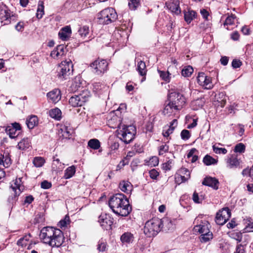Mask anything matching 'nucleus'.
Returning a JSON list of instances; mask_svg holds the SVG:
<instances>
[{
  "instance_id": "obj_10",
  "label": "nucleus",
  "mask_w": 253,
  "mask_h": 253,
  "mask_svg": "<svg viewBox=\"0 0 253 253\" xmlns=\"http://www.w3.org/2000/svg\"><path fill=\"white\" fill-rule=\"evenodd\" d=\"M0 19L2 20V22L5 21L4 25H5L10 23L11 20H15L16 16L13 14L11 15L7 7L2 5H0Z\"/></svg>"
},
{
  "instance_id": "obj_19",
  "label": "nucleus",
  "mask_w": 253,
  "mask_h": 253,
  "mask_svg": "<svg viewBox=\"0 0 253 253\" xmlns=\"http://www.w3.org/2000/svg\"><path fill=\"white\" fill-rule=\"evenodd\" d=\"M11 164V159L8 153L0 152V165L8 168Z\"/></svg>"
},
{
  "instance_id": "obj_58",
  "label": "nucleus",
  "mask_w": 253,
  "mask_h": 253,
  "mask_svg": "<svg viewBox=\"0 0 253 253\" xmlns=\"http://www.w3.org/2000/svg\"><path fill=\"white\" fill-rule=\"evenodd\" d=\"M246 245L239 244L237 246L236 253H246Z\"/></svg>"
},
{
  "instance_id": "obj_18",
  "label": "nucleus",
  "mask_w": 253,
  "mask_h": 253,
  "mask_svg": "<svg viewBox=\"0 0 253 253\" xmlns=\"http://www.w3.org/2000/svg\"><path fill=\"white\" fill-rule=\"evenodd\" d=\"M161 221V229L165 231H168L172 230L174 228V224L172 221L169 217H164L162 219H160Z\"/></svg>"
},
{
  "instance_id": "obj_2",
  "label": "nucleus",
  "mask_w": 253,
  "mask_h": 253,
  "mask_svg": "<svg viewBox=\"0 0 253 253\" xmlns=\"http://www.w3.org/2000/svg\"><path fill=\"white\" fill-rule=\"evenodd\" d=\"M109 205L114 213L122 216H127L131 210L127 199L121 193L111 197L109 201Z\"/></svg>"
},
{
  "instance_id": "obj_49",
  "label": "nucleus",
  "mask_w": 253,
  "mask_h": 253,
  "mask_svg": "<svg viewBox=\"0 0 253 253\" xmlns=\"http://www.w3.org/2000/svg\"><path fill=\"white\" fill-rule=\"evenodd\" d=\"M235 18H236V16L232 14L230 16H228L226 18V19L224 23V25L228 26V25H233L234 23Z\"/></svg>"
},
{
  "instance_id": "obj_26",
  "label": "nucleus",
  "mask_w": 253,
  "mask_h": 253,
  "mask_svg": "<svg viewBox=\"0 0 253 253\" xmlns=\"http://www.w3.org/2000/svg\"><path fill=\"white\" fill-rule=\"evenodd\" d=\"M184 19L187 23H190L191 22L196 18V12L190 9L187 11H184Z\"/></svg>"
},
{
  "instance_id": "obj_25",
  "label": "nucleus",
  "mask_w": 253,
  "mask_h": 253,
  "mask_svg": "<svg viewBox=\"0 0 253 253\" xmlns=\"http://www.w3.org/2000/svg\"><path fill=\"white\" fill-rule=\"evenodd\" d=\"M73 132V130L71 128L68 127L67 126H63L59 130V134H61V136L63 138L70 139Z\"/></svg>"
},
{
  "instance_id": "obj_50",
  "label": "nucleus",
  "mask_w": 253,
  "mask_h": 253,
  "mask_svg": "<svg viewBox=\"0 0 253 253\" xmlns=\"http://www.w3.org/2000/svg\"><path fill=\"white\" fill-rule=\"evenodd\" d=\"M208 76H206L205 73L202 72L199 74L197 77V82L199 85L202 86L205 80L207 79Z\"/></svg>"
},
{
  "instance_id": "obj_9",
  "label": "nucleus",
  "mask_w": 253,
  "mask_h": 253,
  "mask_svg": "<svg viewBox=\"0 0 253 253\" xmlns=\"http://www.w3.org/2000/svg\"><path fill=\"white\" fill-rule=\"evenodd\" d=\"M168 100L177 110H180L185 103V98L183 95L176 92H171L169 95Z\"/></svg>"
},
{
  "instance_id": "obj_24",
  "label": "nucleus",
  "mask_w": 253,
  "mask_h": 253,
  "mask_svg": "<svg viewBox=\"0 0 253 253\" xmlns=\"http://www.w3.org/2000/svg\"><path fill=\"white\" fill-rule=\"evenodd\" d=\"M39 120L35 115H32L28 117L26 121V125L29 129H33L38 125Z\"/></svg>"
},
{
  "instance_id": "obj_61",
  "label": "nucleus",
  "mask_w": 253,
  "mask_h": 253,
  "mask_svg": "<svg viewBox=\"0 0 253 253\" xmlns=\"http://www.w3.org/2000/svg\"><path fill=\"white\" fill-rule=\"evenodd\" d=\"M192 199L195 203H201L203 198L202 196L199 197L198 194L196 192H194L193 194Z\"/></svg>"
},
{
  "instance_id": "obj_53",
  "label": "nucleus",
  "mask_w": 253,
  "mask_h": 253,
  "mask_svg": "<svg viewBox=\"0 0 253 253\" xmlns=\"http://www.w3.org/2000/svg\"><path fill=\"white\" fill-rule=\"evenodd\" d=\"M159 164V159L156 156L151 158L148 162V165L151 167H155Z\"/></svg>"
},
{
  "instance_id": "obj_62",
  "label": "nucleus",
  "mask_w": 253,
  "mask_h": 253,
  "mask_svg": "<svg viewBox=\"0 0 253 253\" xmlns=\"http://www.w3.org/2000/svg\"><path fill=\"white\" fill-rule=\"evenodd\" d=\"M25 25L24 22L20 21L15 25V28L17 31L21 32L23 31Z\"/></svg>"
},
{
  "instance_id": "obj_6",
  "label": "nucleus",
  "mask_w": 253,
  "mask_h": 253,
  "mask_svg": "<svg viewBox=\"0 0 253 253\" xmlns=\"http://www.w3.org/2000/svg\"><path fill=\"white\" fill-rule=\"evenodd\" d=\"M73 64L70 60L64 61L58 66L57 69V76L61 79H66L67 77L70 75L73 72Z\"/></svg>"
},
{
  "instance_id": "obj_28",
  "label": "nucleus",
  "mask_w": 253,
  "mask_h": 253,
  "mask_svg": "<svg viewBox=\"0 0 253 253\" xmlns=\"http://www.w3.org/2000/svg\"><path fill=\"white\" fill-rule=\"evenodd\" d=\"M132 185L128 181H123L120 182L119 187L124 192L129 194L132 190Z\"/></svg>"
},
{
  "instance_id": "obj_64",
  "label": "nucleus",
  "mask_w": 253,
  "mask_h": 253,
  "mask_svg": "<svg viewBox=\"0 0 253 253\" xmlns=\"http://www.w3.org/2000/svg\"><path fill=\"white\" fill-rule=\"evenodd\" d=\"M51 187V183L46 180H44L41 183V188L47 189Z\"/></svg>"
},
{
  "instance_id": "obj_21",
  "label": "nucleus",
  "mask_w": 253,
  "mask_h": 253,
  "mask_svg": "<svg viewBox=\"0 0 253 253\" xmlns=\"http://www.w3.org/2000/svg\"><path fill=\"white\" fill-rule=\"evenodd\" d=\"M194 230L196 232L201 234V235L207 233L210 231L209 223L207 221L202 222L200 224L195 226Z\"/></svg>"
},
{
  "instance_id": "obj_37",
  "label": "nucleus",
  "mask_w": 253,
  "mask_h": 253,
  "mask_svg": "<svg viewBox=\"0 0 253 253\" xmlns=\"http://www.w3.org/2000/svg\"><path fill=\"white\" fill-rule=\"evenodd\" d=\"M88 146L93 149L97 150L100 147V143L98 139H92L88 142Z\"/></svg>"
},
{
  "instance_id": "obj_63",
  "label": "nucleus",
  "mask_w": 253,
  "mask_h": 253,
  "mask_svg": "<svg viewBox=\"0 0 253 253\" xmlns=\"http://www.w3.org/2000/svg\"><path fill=\"white\" fill-rule=\"evenodd\" d=\"M242 65V62L240 60L236 59H234L232 62V66L233 68H237L240 67Z\"/></svg>"
},
{
  "instance_id": "obj_33",
  "label": "nucleus",
  "mask_w": 253,
  "mask_h": 253,
  "mask_svg": "<svg viewBox=\"0 0 253 253\" xmlns=\"http://www.w3.org/2000/svg\"><path fill=\"white\" fill-rule=\"evenodd\" d=\"M30 146V142L28 138H24L20 141L17 147L19 149L24 150L28 148Z\"/></svg>"
},
{
  "instance_id": "obj_27",
  "label": "nucleus",
  "mask_w": 253,
  "mask_h": 253,
  "mask_svg": "<svg viewBox=\"0 0 253 253\" xmlns=\"http://www.w3.org/2000/svg\"><path fill=\"white\" fill-rule=\"evenodd\" d=\"M120 239L123 244H130L133 242L134 236L130 232H125L121 236Z\"/></svg>"
},
{
  "instance_id": "obj_42",
  "label": "nucleus",
  "mask_w": 253,
  "mask_h": 253,
  "mask_svg": "<svg viewBox=\"0 0 253 253\" xmlns=\"http://www.w3.org/2000/svg\"><path fill=\"white\" fill-rule=\"evenodd\" d=\"M34 166L37 168L42 167L45 163L44 159L41 157H35L33 161Z\"/></svg>"
},
{
  "instance_id": "obj_43",
  "label": "nucleus",
  "mask_w": 253,
  "mask_h": 253,
  "mask_svg": "<svg viewBox=\"0 0 253 253\" xmlns=\"http://www.w3.org/2000/svg\"><path fill=\"white\" fill-rule=\"evenodd\" d=\"M78 32L81 37H86L89 33V27L87 26H84L79 29Z\"/></svg>"
},
{
  "instance_id": "obj_51",
  "label": "nucleus",
  "mask_w": 253,
  "mask_h": 253,
  "mask_svg": "<svg viewBox=\"0 0 253 253\" xmlns=\"http://www.w3.org/2000/svg\"><path fill=\"white\" fill-rule=\"evenodd\" d=\"M245 145L244 144L240 143L235 146L234 151L235 152H239L240 153H243L245 150Z\"/></svg>"
},
{
  "instance_id": "obj_8",
  "label": "nucleus",
  "mask_w": 253,
  "mask_h": 253,
  "mask_svg": "<svg viewBox=\"0 0 253 253\" xmlns=\"http://www.w3.org/2000/svg\"><path fill=\"white\" fill-rule=\"evenodd\" d=\"M108 63L104 59H97L90 64L93 72L98 75H102L108 70Z\"/></svg>"
},
{
  "instance_id": "obj_44",
  "label": "nucleus",
  "mask_w": 253,
  "mask_h": 253,
  "mask_svg": "<svg viewBox=\"0 0 253 253\" xmlns=\"http://www.w3.org/2000/svg\"><path fill=\"white\" fill-rule=\"evenodd\" d=\"M105 85L100 83H95L93 84V90L96 92H99L102 89L106 88Z\"/></svg>"
},
{
  "instance_id": "obj_39",
  "label": "nucleus",
  "mask_w": 253,
  "mask_h": 253,
  "mask_svg": "<svg viewBox=\"0 0 253 253\" xmlns=\"http://www.w3.org/2000/svg\"><path fill=\"white\" fill-rule=\"evenodd\" d=\"M31 237L30 235H25L24 237L21 238L17 243L18 246L21 247H26L28 244V242Z\"/></svg>"
},
{
  "instance_id": "obj_4",
  "label": "nucleus",
  "mask_w": 253,
  "mask_h": 253,
  "mask_svg": "<svg viewBox=\"0 0 253 253\" xmlns=\"http://www.w3.org/2000/svg\"><path fill=\"white\" fill-rule=\"evenodd\" d=\"M161 230V221L158 218L147 221L144 227V233L148 237H154Z\"/></svg>"
},
{
  "instance_id": "obj_38",
  "label": "nucleus",
  "mask_w": 253,
  "mask_h": 253,
  "mask_svg": "<svg viewBox=\"0 0 253 253\" xmlns=\"http://www.w3.org/2000/svg\"><path fill=\"white\" fill-rule=\"evenodd\" d=\"M179 172L181 174H183L184 175H180L182 182H185L190 177L189 171L186 168H182L179 170Z\"/></svg>"
},
{
  "instance_id": "obj_17",
  "label": "nucleus",
  "mask_w": 253,
  "mask_h": 253,
  "mask_svg": "<svg viewBox=\"0 0 253 253\" xmlns=\"http://www.w3.org/2000/svg\"><path fill=\"white\" fill-rule=\"evenodd\" d=\"M168 8L176 14H179L181 12L179 7V0H171L166 3Z\"/></svg>"
},
{
  "instance_id": "obj_13",
  "label": "nucleus",
  "mask_w": 253,
  "mask_h": 253,
  "mask_svg": "<svg viewBox=\"0 0 253 253\" xmlns=\"http://www.w3.org/2000/svg\"><path fill=\"white\" fill-rule=\"evenodd\" d=\"M113 220V219L109 214H101L99 217L98 221L103 229L109 230L111 229Z\"/></svg>"
},
{
  "instance_id": "obj_34",
  "label": "nucleus",
  "mask_w": 253,
  "mask_h": 253,
  "mask_svg": "<svg viewBox=\"0 0 253 253\" xmlns=\"http://www.w3.org/2000/svg\"><path fill=\"white\" fill-rule=\"evenodd\" d=\"M203 163L207 166L214 165L217 163V160L209 155H206L203 159Z\"/></svg>"
},
{
  "instance_id": "obj_15",
  "label": "nucleus",
  "mask_w": 253,
  "mask_h": 253,
  "mask_svg": "<svg viewBox=\"0 0 253 253\" xmlns=\"http://www.w3.org/2000/svg\"><path fill=\"white\" fill-rule=\"evenodd\" d=\"M46 96L49 100L54 103H56L59 101L61 98L60 90L57 88L54 89L48 92Z\"/></svg>"
},
{
  "instance_id": "obj_11",
  "label": "nucleus",
  "mask_w": 253,
  "mask_h": 253,
  "mask_svg": "<svg viewBox=\"0 0 253 253\" xmlns=\"http://www.w3.org/2000/svg\"><path fill=\"white\" fill-rule=\"evenodd\" d=\"M231 216L230 211L228 208H224L216 213L215 222L218 225H223Z\"/></svg>"
},
{
  "instance_id": "obj_3",
  "label": "nucleus",
  "mask_w": 253,
  "mask_h": 253,
  "mask_svg": "<svg viewBox=\"0 0 253 253\" xmlns=\"http://www.w3.org/2000/svg\"><path fill=\"white\" fill-rule=\"evenodd\" d=\"M117 127L118 137L126 144L129 143L134 138L136 132L134 126H127L120 123Z\"/></svg>"
},
{
  "instance_id": "obj_59",
  "label": "nucleus",
  "mask_w": 253,
  "mask_h": 253,
  "mask_svg": "<svg viewBox=\"0 0 253 253\" xmlns=\"http://www.w3.org/2000/svg\"><path fill=\"white\" fill-rule=\"evenodd\" d=\"M181 138L183 140H188L190 137L189 131L186 129H183L181 132Z\"/></svg>"
},
{
  "instance_id": "obj_22",
  "label": "nucleus",
  "mask_w": 253,
  "mask_h": 253,
  "mask_svg": "<svg viewBox=\"0 0 253 253\" xmlns=\"http://www.w3.org/2000/svg\"><path fill=\"white\" fill-rule=\"evenodd\" d=\"M65 49L63 45H59L56 48L51 51L50 55L54 58H59L65 54Z\"/></svg>"
},
{
  "instance_id": "obj_32",
  "label": "nucleus",
  "mask_w": 253,
  "mask_h": 253,
  "mask_svg": "<svg viewBox=\"0 0 253 253\" xmlns=\"http://www.w3.org/2000/svg\"><path fill=\"white\" fill-rule=\"evenodd\" d=\"M75 166H72L69 167L65 170L64 178L65 179H69L75 174Z\"/></svg>"
},
{
  "instance_id": "obj_35",
  "label": "nucleus",
  "mask_w": 253,
  "mask_h": 253,
  "mask_svg": "<svg viewBox=\"0 0 253 253\" xmlns=\"http://www.w3.org/2000/svg\"><path fill=\"white\" fill-rule=\"evenodd\" d=\"M212 238H213L212 233V232H211L209 231V232H207V233L202 234L200 238V240L202 243H207L208 241H209L210 240H211L212 239Z\"/></svg>"
},
{
  "instance_id": "obj_16",
  "label": "nucleus",
  "mask_w": 253,
  "mask_h": 253,
  "mask_svg": "<svg viewBox=\"0 0 253 253\" xmlns=\"http://www.w3.org/2000/svg\"><path fill=\"white\" fill-rule=\"evenodd\" d=\"M202 184L209 187H211L215 190L218 188L219 182L217 179L211 176L206 177L202 182Z\"/></svg>"
},
{
  "instance_id": "obj_7",
  "label": "nucleus",
  "mask_w": 253,
  "mask_h": 253,
  "mask_svg": "<svg viewBox=\"0 0 253 253\" xmlns=\"http://www.w3.org/2000/svg\"><path fill=\"white\" fill-rule=\"evenodd\" d=\"M90 96L89 91L84 90L79 95L72 96L69 99V103L74 107L82 106L88 100Z\"/></svg>"
},
{
  "instance_id": "obj_60",
  "label": "nucleus",
  "mask_w": 253,
  "mask_h": 253,
  "mask_svg": "<svg viewBox=\"0 0 253 253\" xmlns=\"http://www.w3.org/2000/svg\"><path fill=\"white\" fill-rule=\"evenodd\" d=\"M172 161L169 160L167 162L163 164L162 169L164 170H169L171 169Z\"/></svg>"
},
{
  "instance_id": "obj_52",
  "label": "nucleus",
  "mask_w": 253,
  "mask_h": 253,
  "mask_svg": "<svg viewBox=\"0 0 253 253\" xmlns=\"http://www.w3.org/2000/svg\"><path fill=\"white\" fill-rule=\"evenodd\" d=\"M107 247V244L103 240H100L97 245V250L99 252H104Z\"/></svg>"
},
{
  "instance_id": "obj_47",
  "label": "nucleus",
  "mask_w": 253,
  "mask_h": 253,
  "mask_svg": "<svg viewBox=\"0 0 253 253\" xmlns=\"http://www.w3.org/2000/svg\"><path fill=\"white\" fill-rule=\"evenodd\" d=\"M202 86L205 89H211L213 86L211 82V78L210 77L207 76V79L205 80Z\"/></svg>"
},
{
  "instance_id": "obj_1",
  "label": "nucleus",
  "mask_w": 253,
  "mask_h": 253,
  "mask_svg": "<svg viewBox=\"0 0 253 253\" xmlns=\"http://www.w3.org/2000/svg\"><path fill=\"white\" fill-rule=\"evenodd\" d=\"M40 238L42 242L52 247H59L64 242L63 232L51 227H43L41 231Z\"/></svg>"
},
{
  "instance_id": "obj_36",
  "label": "nucleus",
  "mask_w": 253,
  "mask_h": 253,
  "mask_svg": "<svg viewBox=\"0 0 253 253\" xmlns=\"http://www.w3.org/2000/svg\"><path fill=\"white\" fill-rule=\"evenodd\" d=\"M44 14V5L42 1H39L37 10V17L41 19Z\"/></svg>"
},
{
  "instance_id": "obj_23",
  "label": "nucleus",
  "mask_w": 253,
  "mask_h": 253,
  "mask_svg": "<svg viewBox=\"0 0 253 253\" xmlns=\"http://www.w3.org/2000/svg\"><path fill=\"white\" fill-rule=\"evenodd\" d=\"M177 111V109L171 104L169 100L166 101L165 106L163 110V114L168 116L171 115L174 111Z\"/></svg>"
},
{
  "instance_id": "obj_30",
  "label": "nucleus",
  "mask_w": 253,
  "mask_h": 253,
  "mask_svg": "<svg viewBox=\"0 0 253 253\" xmlns=\"http://www.w3.org/2000/svg\"><path fill=\"white\" fill-rule=\"evenodd\" d=\"M227 165L229 168H236L239 164L240 162L236 156L231 155V157L227 160Z\"/></svg>"
},
{
  "instance_id": "obj_46",
  "label": "nucleus",
  "mask_w": 253,
  "mask_h": 253,
  "mask_svg": "<svg viewBox=\"0 0 253 253\" xmlns=\"http://www.w3.org/2000/svg\"><path fill=\"white\" fill-rule=\"evenodd\" d=\"M70 222V217L68 215H66L64 219L60 221L58 226L61 228L66 227L69 224Z\"/></svg>"
},
{
  "instance_id": "obj_5",
  "label": "nucleus",
  "mask_w": 253,
  "mask_h": 253,
  "mask_svg": "<svg viewBox=\"0 0 253 253\" xmlns=\"http://www.w3.org/2000/svg\"><path fill=\"white\" fill-rule=\"evenodd\" d=\"M117 14L113 8H107L102 10L98 14V19L100 24H109L117 19Z\"/></svg>"
},
{
  "instance_id": "obj_41",
  "label": "nucleus",
  "mask_w": 253,
  "mask_h": 253,
  "mask_svg": "<svg viewBox=\"0 0 253 253\" xmlns=\"http://www.w3.org/2000/svg\"><path fill=\"white\" fill-rule=\"evenodd\" d=\"M160 77L167 82H169L171 74L168 71L167 72L158 70Z\"/></svg>"
},
{
  "instance_id": "obj_29",
  "label": "nucleus",
  "mask_w": 253,
  "mask_h": 253,
  "mask_svg": "<svg viewBox=\"0 0 253 253\" xmlns=\"http://www.w3.org/2000/svg\"><path fill=\"white\" fill-rule=\"evenodd\" d=\"M137 70L140 75L144 76L146 74V67L145 63L142 61L137 60Z\"/></svg>"
},
{
  "instance_id": "obj_45",
  "label": "nucleus",
  "mask_w": 253,
  "mask_h": 253,
  "mask_svg": "<svg viewBox=\"0 0 253 253\" xmlns=\"http://www.w3.org/2000/svg\"><path fill=\"white\" fill-rule=\"evenodd\" d=\"M140 4L139 0H129L128 6L131 10H135Z\"/></svg>"
},
{
  "instance_id": "obj_48",
  "label": "nucleus",
  "mask_w": 253,
  "mask_h": 253,
  "mask_svg": "<svg viewBox=\"0 0 253 253\" xmlns=\"http://www.w3.org/2000/svg\"><path fill=\"white\" fill-rule=\"evenodd\" d=\"M212 149L213 152L216 154H225L227 152V150L224 148H219L215 145L212 146Z\"/></svg>"
},
{
  "instance_id": "obj_54",
  "label": "nucleus",
  "mask_w": 253,
  "mask_h": 253,
  "mask_svg": "<svg viewBox=\"0 0 253 253\" xmlns=\"http://www.w3.org/2000/svg\"><path fill=\"white\" fill-rule=\"evenodd\" d=\"M169 146L167 144H163L159 147V153L160 155H163L169 151Z\"/></svg>"
},
{
  "instance_id": "obj_57",
  "label": "nucleus",
  "mask_w": 253,
  "mask_h": 253,
  "mask_svg": "<svg viewBox=\"0 0 253 253\" xmlns=\"http://www.w3.org/2000/svg\"><path fill=\"white\" fill-rule=\"evenodd\" d=\"M149 175L152 179L156 180L159 175V172L153 169L149 171Z\"/></svg>"
},
{
  "instance_id": "obj_56",
  "label": "nucleus",
  "mask_w": 253,
  "mask_h": 253,
  "mask_svg": "<svg viewBox=\"0 0 253 253\" xmlns=\"http://www.w3.org/2000/svg\"><path fill=\"white\" fill-rule=\"evenodd\" d=\"M52 167L54 169H61L62 164L60 162V160L56 158L55 157H53Z\"/></svg>"
},
{
  "instance_id": "obj_31",
  "label": "nucleus",
  "mask_w": 253,
  "mask_h": 253,
  "mask_svg": "<svg viewBox=\"0 0 253 253\" xmlns=\"http://www.w3.org/2000/svg\"><path fill=\"white\" fill-rule=\"evenodd\" d=\"M49 115L56 120H60L61 118V111L57 108L52 109L49 111Z\"/></svg>"
},
{
  "instance_id": "obj_12",
  "label": "nucleus",
  "mask_w": 253,
  "mask_h": 253,
  "mask_svg": "<svg viewBox=\"0 0 253 253\" xmlns=\"http://www.w3.org/2000/svg\"><path fill=\"white\" fill-rule=\"evenodd\" d=\"M20 178L16 179L14 183V185H12L10 187L11 195H13L9 197L8 200L9 202L11 201H15L16 198L20 194L22 191L23 190V186L20 184Z\"/></svg>"
},
{
  "instance_id": "obj_14",
  "label": "nucleus",
  "mask_w": 253,
  "mask_h": 253,
  "mask_svg": "<svg viewBox=\"0 0 253 253\" xmlns=\"http://www.w3.org/2000/svg\"><path fill=\"white\" fill-rule=\"evenodd\" d=\"M21 129V126L19 123H14L11 124V125L5 127V131L6 133L11 138H15L18 134L17 131Z\"/></svg>"
},
{
  "instance_id": "obj_55",
  "label": "nucleus",
  "mask_w": 253,
  "mask_h": 253,
  "mask_svg": "<svg viewBox=\"0 0 253 253\" xmlns=\"http://www.w3.org/2000/svg\"><path fill=\"white\" fill-rule=\"evenodd\" d=\"M230 236L239 242H241L242 239V234L240 232H233L231 233Z\"/></svg>"
},
{
  "instance_id": "obj_20",
  "label": "nucleus",
  "mask_w": 253,
  "mask_h": 253,
  "mask_svg": "<svg viewBox=\"0 0 253 253\" xmlns=\"http://www.w3.org/2000/svg\"><path fill=\"white\" fill-rule=\"evenodd\" d=\"M71 33L72 31L70 26H66L60 30L58 36L61 40L65 41L70 37Z\"/></svg>"
},
{
  "instance_id": "obj_40",
  "label": "nucleus",
  "mask_w": 253,
  "mask_h": 253,
  "mask_svg": "<svg viewBox=\"0 0 253 253\" xmlns=\"http://www.w3.org/2000/svg\"><path fill=\"white\" fill-rule=\"evenodd\" d=\"M193 72V69L190 66L184 67L181 71V74L184 77H188L191 75Z\"/></svg>"
}]
</instances>
